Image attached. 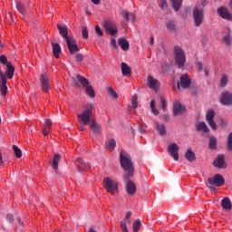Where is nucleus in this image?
<instances>
[{
  "label": "nucleus",
  "mask_w": 232,
  "mask_h": 232,
  "mask_svg": "<svg viewBox=\"0 0 232 232\" xmlns=\"http://www.w3.org/2000/svg\"><path fill=\"white\" fill-rule=\"evenodd\" d=\"M120 162L121 168H123L124 171H127L125 175H123V179H131L133 177L135 167L133 166V161H131V156L126 153V151L121 150L120 153Z\"/></svg>",
  "instance_id": "obj_1"
},
{
  "label": "nucleus",
  "mask_w": 232,
  "mask_h": 232,
  "mask_svg": "<svg viewBox=\"0 0 232 232\" xmlns=\"http://www.w3.org/2000/svg\"><path fill=\"white\" fill-rule=\"evenodd\" d=\"M83 108V111L78 114L77 117L81 124H82L83 126H89L94 121L92 117L95 105L93 103H88L85 104Z\"/></svg>",
  "instance_id": "obj_2"
},
{
  "label": "nucleus",
  "mask_w": 232,
  "mask_h": 232,
  "mask_svg": "<svg viewBox=\"0 0 232 232\" xmlns=\"http://www.w3.org/2000/svg\"><path fill=\"white\" fill-rule=\"evenodd\" d=\"M174 59L178 68H184V64H186V53H184L182 47L179 45L174 46Z\"/></svg>",
  "instance_id": "obj_3"
},
{
  "label": "nucleus",
  "mask_w": 232,
  "mask_h": 232,
  "mask_svg": "<svg viewBox=\"0 0 232 232\" xmlns=\"http://www.w3.org/2000/svg\"><path fill=\"white\" fill-rule=\"evenodd\" d=\"M103 188L106 189L107 193H111V195L119 193V183L110 177L103 179Z\"/></svg>",
  "instance_id": "obj_4"
},
{
  "label": "nucleus",
  "mask_w": 232,
  "mask_h": 232,
  "mask_svg": "<svg viewBox=\"0 0 232 232\" xmlns=\"http://www.w3.org/2000/svg\"><path fill=\"white\" fill-rule=\"evenodd\" d=\"M192 17L194 19V24L198 28L204 23V9L196 5L192 9Z\"/></svg>",
  "instance_id": "obj_5"
},
{
  "label": "nucleus",
  "mask_w": 232,
  "mask_h": 232,
  "mask_svg": "<svg viewBox=\"0 0 232 232\" xmlns=\"http://www.w3.org/2000/svg\"><path fill=\"white\" fill-rule=\"evenodd\" d=\"M0 63L1 64H4V66H6L5 75L7 79H14V73H15V67L12 65V63L8 61V58H6V55L2 54L0 55Z\"/></svg>",
  "instance_id": "obj_6"
},
{
  "label": "nucleus",
  "mask_w": 232,
  "mask_h": 232,
  "mask_svg": "<svg viewBox=\"0 0 232 232\" xmlns=\"http://www.w3.org/2000/svg\"><path fill=\"white\" fill-rule=\"evenodd\" d=\"M208 182L210 186H216V188H222L226 184V179L220 174H216L212 178L208 179Z\"/></svg>",
  "instance_id": "obj_7"
},
{
  "label": "nucleus",
  "mask_w": 232,
  "mask_h": 232,
  "mask_svg": "<svg viewBox=\"0 0 232 232\" xmlns=\"http://www.w3.org/2000/svg\"><path fill=\"white\" fill-rule=\"evenodd\" d=\"M219 102L223 106H232V92L228 91L221 92Z\"/></svg>",
  "instance_id": "obj_8"
},
{
  "label": "nucleus",
  "mask_w": 232,
  "mask_h": 232,
  "mask_svg": "<svg viewBox=\"0 0 232 232\" xmlns=\"http://www.w3.org/2000/svg\"><path fill=\"white\" fill-rule=\"evenodd\" d=\"M66 44L71 55L73 53H77L79 52V45L77 44V40L72 36L71 38H67Z\"/></svg>",
  "instance_id": "obj_9"
},
{
  "label": "nucleus",
  "mask_w": 232,
  "mask_h": 232,
  "mask_svg": "<svg viewBox=\"0 0 232 232\" xmlns=\"http://www.w3.org/2000/svg\"><path fill=\"white\" fill-rule=\"evenodd\" d=\"M40 87L42 92L48 93L50 90V79H48L46 72L42 73L40 76Z\"/></svg>",
  "instance_id": "obj_10"
},
{
  "label": "nucleus",
  "mask_w": 232,
  "mask_h": 232,
  "mask_svg": "<svg viewBox=\"0 0 232 232\" xmlns=\"http://www.w3.org/2000/svg\"><path fill=\"white\" fill-rule=\"evenodd\" d=\"M214 168H218V169H226L227 164L226 163V157L222 154L218 155L213 161Z\"/></svg>",
  "instance_id": "obj_11"
},
{
  "label": "nucleus",
  "mask_w": 232,
  "mask_h": 232,
  "mask_svg": "<svg viewBox=\"0 0 232 232\" xmlns=\"http://www.w3.org/2000/svg\"><path fill=\"white\" fill-rule=\"evenodd\" d=\"M180 86L183 90H188V88L191 86V79L189 78V75L185 73L180 76L179 82H178L179 90H180Z\"/></svg>",
  "instance_id": "obj_12"
},
{
  "label": "nucleus",
  "mask_w": 232,
  "mask_h": 232,
  "mask_svg": "<svg viewBox=\"0 0 232 232\" xmlns=\"http://www.w3.org/2000/svg\"><path fill=\"white\" fill-rule=\"evenodd\" d=\"M123 179L126 182L125 189L127 191V194H129L130 197H133V195L137 193V186L135 185V182L130 179V178Z\"/></svg>",
  "instance_id": "obj_13"
},
{
  "label": "nucleus",
  "mask_w": 232,
  "mask_h": 232,
  "mask_svg": "<svg viewBox=\"0 0 232 232\" xmlns=\"http://www.w3.org/2000/svg\"><path fill=\"white\" fill-rule=\"evenodd\" d=\"M179 145L177 143H171L168 146V153L170 157H173L174 160H179Z\"/></svg>",
  "instance_id": "obj_14"
},
{
  "label": "nucleus",
  "mask_w": 232,
  "mask_h": 232,
  "mask_svg": "<svg viewBox=\"0 0 232 232\" xmlns=\"http://www.w3.org/2000/svg\"><path fill=\"white\" fill-rule=\"evenodd\" d=\"M76 166L79 173H85V171H88L91 168L90 163L84 162V160L81 158L76 159Z\"/></svg>",
  "instance_id": "obj_15"
},
{
  "label": "nucleus",
  "mask_w": 232,
  "mask_h": 232,
  "mask_svg": "<svg viewBox=\"0 0 232 232\" xmlns=\"http://www.w3.org/2000/svg\"><path fill=\"white\" fill-rule=\"evenodd\" d=\"M103 27L111 35H115V34H117V24L112 21H105L103 23Z\"/></svg>",
  "instance_id": "obj_16"
},
{
  "label": "nucleus",
  "mask_w": 232,
  "mask_h": 232,
  "mask_svg": "<svg viewBox=\"0 0 232 232\" xmlns=\"http://www.w3.org/2000/svg\"><path fill=\"white\" fill-rule=\"evenodd\" d=\"M186 112V107L182 105L179 102H175L173 104V115L178 117V115H183Z\"/></svg>",
  "instance_id": "obj_17"
},
{
  "label": "nucleus",
  "mask_w": 232,
  "mask_h": 232,
  "mask_svg": "<svg viewBox=\"0 0 232 232\" xmlns=\"http://www.w3.org/2000/svg\"><path fill=\"white\" fill-rule=\"evenodd\" d=\"M89 126L94 135H101V133H102V125L97 122V121L92 120Z\"/></svg>",
  "instance_id": "obj_18"
},
{
  "label": "nucleus",
  "mask_w": 232,
  "mask_h": 232,
  "mask_svg": "<svg viewBox=\"0 0 232 232\" xmlns=\"http://www.w3.org/2000/svg\"><path fill=\"white\" fill-rule=\"evenodd\" d=\"M218 14L219 17H222V19H226V21H231L232 20V14L227 12V8L221 6L218 9Z\"/></svg>",
  "instance_id": "obj_19"
},
{
  "label": "nucleus",
  "mask_w": 232,
  "mask_h": 232,
  "mask_svg": "<svg viewBox=\"0 0 232 232\" xmlns=\"http://www.w3.org/2000/svg\"><path fill=\"white\" fill-rule=\"evenodd\" d=\"M8 76L0 77V92L4 97L8 93V87L6 86Z\"/></svg>",
  "instance_id": "obj_20"
},
{
  "label": "nucleus",
  "mask_w": 232,
  "mask_h": 232,
  "mask_svg": "<svg viewBox=\"0 0 232 232\" xmlns=\"http://www.w3.org/2000/svg\"><path fill=\"white\" fill-rule=\"evenodd\" d=\"M148 86L151 90H155V92H157V90H159L160 86V82H159V80L155 79L153 76H148Z\"/></svg>",
  "instance_id": "obj_21"
},
{
  "label": "nucleus",
  "mask_w": 232,
  "mask_h": 232,
  "mask_svg": "<svg viewBox=\"0 0 232 232\" xmlns=\"http://www.w3.org/2000/svg\"><path fill=\"white\" fill-rule=\"evenodd\" d=\"M57 28H58V32L60 34V35L66 41H68V39H72V37L73 36H68V26L64 25H61V24H57Z\"/></svg>",
  "instance_id": "obj_22"
},
{
  "label": "nucleus",
  "mask_w": 232,
  "mask_h": 232,
  "mask_svg": "<svg viewBox=\"0 0 232 232\" xmlns=\"http://www.w3.org/2000/svg\"><path fill=\"white\" fill-rule=\"evenodd\" d=\"M118 44L123 52H128L130 50V42H128L126 38H119Z\"/></svg>",
  "instance_id": "obj_23"
},
{
  "label": "nucleus",
  "mask_w": 232,
  "mask_h": 232,
  "mask_svg": "<svg viewBox=\"0 0 232 232\" xmlns=\"http://www.w3.org/2000/svg\"><path fill=\"white\" fill-rule=\"evenodd\" d=\"M196 131H202L203 133H209V128L204 121H200L196 125Z\"/></svg>",
  "instance_id": "obj_24"
},
{
  "label": "nucleus",
  "mask_w": 232,
  "mask_h": 232,
  "mask_svg": "<svg viewBox=\"0 0 232 232\" xmlns=\"http://www.w3.org/2000/svg\"><path fill=\"white\" fill-rule=\"evenodd\" d=\"M61 161V154L54 153L53 162H52V168L53 169H59V162Z\"/></svg>",
  "instance_id": "obj_25"
},
{
  "label": "nucleus",
  "mask_w": 232,
  "mask_h": 232,
  "mask_svg": "<svg viewBox=\"0 0 232 232\" xmlns=\"http://www.w3.org/2000/svg\"><path fill=\"white\" fill-rule=\"evenodd\" d=\"M221 208H223V209H226L227 211H230V209L232 208V204L229 198H224L221 200Z\"/></svg>",
  "instance_id": "obj_26"
},
{
  "label": "nucleus",
  "mask_w": 232,
  "mask_h": 232,
  "mask_svg": "<svg viewBox=\"0 0 232 232\" xmlns=\"http://www.w3.org/2000/svg\"><path fill=\"white\" fill-rule=\"evenodd\" d=\"M155 130L161 136L168 133V131L166 130V125L160 124V122H155Z\"/></svg>",
  "instance_id": "obj_27"
},
{
  "label": "nucleus",
  "mask_w": 232,
  "mask_h": 232,
  "mask_svg": "<svg viewBox=\"0 0 232 232\" xmlns=\"http://www.w3.org/2000/svg\"><path fill=\"white\" fill-rule=\"evenodd\" d=\"M121 73L125 77L131 75V67L128 66L126 63H121Z\"/></svg>",
  "instance_id": "obj_28"
},
{
  "label": "nucleus",
  "mask_w": 232,
  "mask_h": 232,
  "mask_svg": "<svg viewBox=\"0 0 232 232\" xmlns=\"http://www.w3.org/2000/svg\"><path fill=\"white\" fill-rule=\"evenodd\" d=\"M76 79L83 88L90 85V81L81 74H77Z\"/></svg>",
  "instance_id": "obj_29"
},
{
  "label": "nucleus",
  "mask_w": 232,
  "mask_h": 232,
  "mask_svg": "<svg viewBox=\"0 0 232 232\" xmlns=\"http://www.w3.org/2000/svg\"><path fill=\"white\" fill-rule=\"evenodd\" d=\"M52 48L55 59H59V53H61V45L59 44L52 43Z\"/></svg>",
  "instance_id": "obj_30"
},
{
  "label": "nucleus",
  "mask_w": 232,
  "mask_h": 232,
  "mask_svg": "<svg viewBox=\"0 0 232 232\" xmlns=\"http://www.w3.org/2000/svg\"><path fill=\"white\" fill-rule=\"evenodd\" d=\"M185 159L188 160V162H193V160H197V155L191 150H188L185 153Z\"/></svg>",
  "instance_id": "obj_31"
},
{
  "label": "nucleus",
  "mask_w": 232,
  "mask_h": 232,
  "mask_svg": "<svg viewBox=\"0 0 232 232\" xmlns=\"http://www.w3.org/2000/svg\"><path fill=\"white\" fill-rule=\"evenodd\" d=\"M175 12H179L182 6V0H170Z\"/></svg>",
  "instance_id": "obj_32"
},
{
  "label": "nucleus",
  "mask_w": 232,
  "mask_h": 232,
  "mask_svg": "<svg viewBox=\"0 0 232 232\" xmlns=\"http://www.w3.org/2000/svg\"><path fill=\"white\" fill-rule=\"evenodd\" d=\"M16 9L18 10L19 14H21V15H26V7L24 5H23V3L17 2Z\"/></svg>",
  "instance_id": "obj_33"
},
{
  "label": "nucleus",
  "mask_w": 232,
  "mask_h": 232,
  "mask_svg": "<svg viewBox=\"0 0 232 232\" xmlns=\"http://www.w3.org/2000/svg\"><path fill=\"white\" fill-rule=\"evenodd\" d=\"M217 144H218V141H217V138L211 136L209 138V142H208L209 150H217Z\"/></svg>",
  "instance_id": "obj_34"
},
{
  "label": "nucleus",
  "mask_w": 232,
  "mask_h": 232,
  "mask_svg": "<svg viewBox=\"0 0 232 232\" xmlns=\"http://www.w3.org/2000/svg\"><path fill=\"white\" fill-rule=\"evenodd\" d=\"M85 92L87 95H89V97H91L92 99L95 98V91L93 90V87H92V85L85 87Z\"/></svg>",
  "instance_id": "obj_35"
},
{
  "label": "nucleus",
  "mask_w": 232,
  "mask_h": 232,
  "mask_svg": "<svg viewBox=\"0 0 232 232\" xmlns=\"http://www.w3.org/2000/svg\"><path fill=\"white\" fill-rule=\"evenodd\" d=\"M166 27L169 30V32H177V27L175 25V22L173 21L167 22Z\"/></svg>",
  "instance_id": "obj_36"
},
{
  "label": "nucleus",
  "mask_w": 232,
  "mask_h": 232,
  "mask_svg": "<svg viewBox=\"0 0 232 232\" xmlns=\"http://www.w3.org/2000/svg\"><path fill=\"white\" fill-rule=\"evenodd\" d=\"M13 150L14 151L16 159H21V157H23V151L21 150V149H19V147H17L16 145H13Z\"/></svg>",
  "instance_id": "obj_37"
},
{
  "label": "nucleus",
  "mask_w": 232,
  "mask_h": 232,
  "mask_svg": "<svg viewBox=\"0 0 232 232\" xmlns=\"http://www.w3.org/2000/svg\"><path fill=\"white\" fill-rule=\"evenodd\" d=\"M140 226H142V222H140V219H137L134 221L132 227H133V232H139L140 229Z\"/></svg>",
  "instance_id": "obj_38"
},
{
  "label": "nucleus",
  "mask_w": 232,
  "mask_h": 232,
  "mask_svg": "<svg viewBox=\"0 0 232 232\" xmlns=\"http://www.w3.org/2000/svg\"><path fill=\"white\" fill-rule=\"evenodd\" d=\"M227 148L228 151H232V132L227 136Z\"/></svg>",
  "instance_id": "obj_39"
},
{
  "label": "nucleus",
  "mask_w": 232,
  "mask_h": 232,
  "mask_svg": "<svg viewBox=\"0 0 232 232\" xmlns=\"http://www.w3.org/2000/svg\"><path fill=\"white\" fill-rule=\"evenodd\" d=\"M213 119H215V111L210 110L208 111V113L206 115V121L208 122L209 121H213Z\"/></svg>",
  "instance_id": "obj_40"
},
{
  "label": "nucleus",
  "mask_w": 232,
  "mask_h": 232,
  "mask_svg": "<svg viewBox=\"0 0 232 232\" xmlns=\"http://www.w3.org/2000/svg\"><path fill=\"white\" fill-rule=\"evenodd\" d=\"M115 146H117V143H116L115 140H110L108 141L107 148L111 151H113V150H115Z\"/></svg>",
  "instance_id": "obj_41"
},
{
  "label": "nucleus",
  "mask_w": 232,
  "mask_h": 232,
  "mask_svg": "<svg viewBox=\"0 0 232 232\" xmlns=\"http://www.w3.org/2000/svg\"><path fill=\"white\" fill-rule=\"evenodd\" d=\"M137 94H134L131 98V106L134 110H137V108H139V102H137Z\"/></svg>",
  "instance_id": "obj_42"
},
{
  "label": "nucleus",
  "mask_w": 232,
  "mask_h": 232,
  "mask_svg": "<svg viewBox=\"0 0 232 232\" xmlns=\"http://www.w3.org/2000/svg\"><path fill=\"white\" fill-rule=\"evenodd\" d=\"M108 92H109V95H111V97H112L113 99H119V94H117V92H115L113 88L109 87Z\"/></svg>",
  "instance_id": "obj_43"
},
{
  "label": "nucleus",
  "mask_w": 232,
  "mask_h": 232,
  "mask_svg": "<svg viewBox=\"0 0 232 232\" xmlns=\"http://www.w3.org/2000/svg\"><path fill=\"white\" fill-rule=\"evenodd\" d=\"M223 43L226 44L227 46H231V36L229 34H227L223 37Z\"/></svg>",
  "instance_id": "obj_44"
},
{
  "label": "nucleus",
  "mask_w": 232,
  "mask_h": 232,
  "mask_svg": "<svg viewBox=\"0 0 232 232\" xmlns=\"http://www.w3.org/2000/svg\"><path fill=\"white\" fill-rule=\"evenodd\" d=\"M160 104L163 111H166V108H168V103L166 102V99L164 97L160 96Z\"/></svg>",
  "instance_id": "obj_45"
},
{
  "label": "nucleus",
  "mask_w": 232,
  "mask_h": 232,
  "mask_svg": "<svg viewBox=\"0 0 232 232\" xmlns=\"http://www.w3.org/2000/svg\"><path fill=\"white\" fill-rule=\"evenodd\" d=\"M121 15H122L123 19L126 21V23H130V14H129L128 11H122Z\"/></svg>",
  "instance_id": "obj_46"
},
{
  "label": "nucleus",
  "mask_w": 232,
  "mask_h": 232,
  "mask_svg": "<svg viewBox=\"0 0 232 232\" xmlns=\"http://www.w3.org/2000/svg\"><path fill=\"white\" fill-rule=\"evenodd\" d=\"M130 218H131V211H128L125 215V218H123V222H127L128 224H131V220H130Z\"/></svg>",
  "instance_id": "obj_47"
},
{
  "label": "nucleus",
  "mask_w": 232,
  "mask_h": 232,
  "mask_svg": "<svg viewBox=\"0 0 232 232\" xmlns=\"http://www.w3.org/2000/svg\"><path fill=\"white\" fill-rule=\"evenodd\" d=\"M196 68H198V72H202V70H204V63H202V62L200 61H197L195 63Z\"/></svg>",
  "instance_id": "obj_48"
},
{
  "label": "nucleus",
  "mask_w": 232,
  "mask_h": 232,
  "mask_svg": "<svg viewBox=\"0 0 232 232\" xmlns=\"http://www.w3.org/2000/svg\"><path fill=\"white\" fill-rule=\"evenodd\" d=\"M128 221H121V227L122 232H128Z\"/></svg>",
  "instance_id": "obj_49"
},
{
  "label": "nucleus",
  "mask_w": 232,
  "mask_h": 232,
  "mask_svg": "<svg viewBox=\"0 0 232 232\" xmlns=\"http://www.w3.org/2000/svg\"><path fill=\"white\" fill-rule=\"evenodd\" d=\"M82 34L83 39H88V35H89L88 27H86V26L82 27Z\"/></svg>",
  "instance_id": "obj_50"
},
{
  "label": "nucleus",
  "mask_w": 232,
  "mask_h": 232,
  "mask_svg": "<svg viewBox=\"0 0 232 232\" xmlns=\"http://www.w3.org/2000/svg\"><path fill=\"white\" fill-rule=\"evenodd\" d=\"M207 122H208V125L212 130H217V123H215V120H210Z\"/></svg>",
  "instance_id": "obj_51"
},
{
  "label": "nucleus",
  "mask_w": 232,
  "mask_h": 232,
  "mask_svg": "<svg viewBox=\"0 0 232 232\" xmlns=\"http://www.w3.org/2000/svg\"><path fill=\"white\" fill-rule=\"evenodd\" d=\"M95 32L97 34V35H99L100 37H102L104 35V33H102V30L101 29V26L97 25L95 27Z\"/></svg>",
  "instance_id": "obj_52"
},
{
  "label": "nucleus",
  "mask_w": 232,
  "mask_h": 232,
  "mask_svg": "<svg viewBox=\"0 0 232 232\" xmlns=\"http://www.w3.org/2000/svg\"><path fill=\"white\" fill-rule=\"evenodd\" d=\"M220 84L223 88H224V86H226L227 84V76H226V75L222 76Z\"/></svg>",
  "instance_id": "obj_53"
},
{
  "label": "nucleus",
  "mask_w": 232,
  "mask_h": 232,
  "mask_svg": "<svg viewBox=\"0 0 232 232\" xmlns=\"http://www.w3.org/2000/svg\"><path fill=\"white\" fill-rule=\"evenodd\" d=\"M75 59H76L77 63H82V61H84V56H82V54H81V53H76Z\"/></svg>",
  "instance_id": "obj_54"
},
{
  "label": "nucleus",
  "mask_w": 232,
  "mask_h": 232,
  "mask_svg": "<svg viewBox=\"0 0 232 232\" xmlns=\"http://www.w3.org/2000/svg\"><path fill=\"white\" fill-rule=\"evenodd\" d=\"M160 8L161 10H166V8H168V2H166V0H160Z\"/></svg>",
  "instance_id": "obj_55"
},
{
  "label": "nucleus",
  "mask_w": 232,
  "mask_h": 232,
  "mask_svg": "<svg viewBox=\"0 0 232 232\" xmlns=\"http://www.w3.org/2000/svg\"><path fill=\"white\" fill-rule=\"evenodd\" d=\"M45 128H47L48 130L52 128V120L50 119L45 120Z\"/></svg>",
  "instance_id": "obj_56"
},
{
  "label": "nucleus",
  "mask_w": 232,
  "mask_h": 232,
  "mask_svg": "<svg viewBox=\"0 0 232 232\" xmlns=\"http://www.w3.org/2000/svg\"><path fill=\"white\" fill-rule=\"evenodd\" d=\"M111 44L112 48L117 49V40H115V38H112L111 40Z\"/></svg>",
  "instance_id": "obj_57"
},
{
  "label": "nucleus",
  "mask_w": 232,
  "mask_h": 232,
  "mask_svg": "<svg viewBox=\"0 0 232 232\" xmlns=\"http://www.w3.org/2000/svg\"><path fill=\"white\" fill-rule=\"evenodd\" d=\"M6 220H8L10 223L14 222V216L12 214H7Z\"/></svg>",
  "instance_id": "obj_58"
},
{
  "label": "nucleus",
  "mask_w": 232,
  "mask_h": 232,
  "mask_svg": "<svg viewBox=\"0 0 232 232\" xmlns=\"http://www.w3.org/2000/svg\"><path fill=\"white\" fill-rule=\"evenodd\" d=\"M209 5V0H201V5L203 7L208 6Z\"/></svg>",
  "instance_id": "obj_59"
},
{
  "label": "nucleus",
  "mask_w": 232,
  "mask_h": 232,
  "mask_svg": "<svg viewBox=\"0 0 232 232\" xmlns=\"http://www.w3.org/2000/svg\"><path fill=\"white\" fill-rule=\"evenodd\" d=\"M50 133V129H44L43 130V135H44V137H47V135Z\"/></svg>",
  "instance_id": "obj_60"
},
{
  "label": "nucleus",
  "mask_w": 232,
  "mask_h": 232,
  "mask_svg": "<svg viewBox=\"0 0 232 232\" xmlns=\"http://www.w3.org/2000/svg\"><path fill=\"white\" fill-rule=\"evenodd\" d=\"M139 130H140V133H141V134L146 133V129H144V127L140 126Z\"/></svg>",
  "instance_id": "obj_61"
},
{
  "label": "nucleus",
  "mask_w": 232,
  "mask_h": 232,
  "mask_svg": "<svg viewBox=\"0 0 232 232\" xmlns=\"http://www.w3.org/2000/svg\"><path fill=\"white\" fill-rule=\"evenodd\" d=\"M151 111L154 113V115H159V111L155 107L151 109Z\"/></svg>",
  "instance_id": "obj_62"
},
{
  "label": "nucleus",
  "mask_w": 232,
  "mask_h": 232,
  "mask_svg": "<svg viewBox=\"0 0 232 232\" xmlns=\"http://www.w3.org/2000/svg\"><path fill=\"white\" fill-rule=\"evenodd\" d=\"M163 121L168 122V121H169V114H165L163 117Z\"/></svg>",
  "instance_id": "obj_63"
},
{
  "label": "nucleus",
  "mask_w": 232,
  "mask_h": 232,
  "mask_svg": "<svg viewBox=\"0 0 232 232\" xmlns=\"http://www.w3.org/2000/svg\"><path fill=\"white\" fill-rule=\"evenodd\" d=\"M150 108H151V110H153L155 108V100H152L150 102Z\"/></svg>",
  "instance_id": "obj_64"
}]
</instances>
